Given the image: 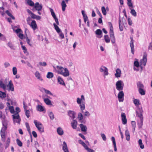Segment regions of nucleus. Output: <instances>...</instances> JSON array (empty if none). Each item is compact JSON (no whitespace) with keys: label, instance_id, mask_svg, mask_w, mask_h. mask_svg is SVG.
Listing matches in <instances>:
<instances>
[{"label":"nucleus","instance_id":"nucleus-56","mask_svg":"<svg viewBox=\"0 0 152 152\" xmlns=\"http://www.w3.org/2000/svg\"><path fill=\"white\" fill-rule=\"evenodd\" d=\"M25 111V115H26L27 118H29L30 117V111L28 110H26Z\"/></svg>","mask_w":152,"mask_h":152},{"label":"nucleus","instance_id":"nucleus-7","mask_svg":"<svg viewBox=\"0 0 152 152\" xmlns=\"http://www.w3.org/2000/svg\"><path fill=\"white\" fill-rule=\"evenodd\" d=\"M125 19L124 17L122 18V20L120 19V17L119 16V26L120 30L121 31H122L123 30V26L124 25V20H125Z\"/></svg>","mask_w":152,"mask_h":152},{"label":"nucleus","instance_id":"nucleus-27","mask_svg":"<svg viewBox=\"0 0 152 152\" xmlns=\"http://www.w3.org/2000/svg\"><path fill=\"white\" fill-rule=\"evenodd\" d=\"M58 134L60 135H62L64 134V131L60 127H58L57 130Z\"/></svg>","mask_w":152,"mask_h":152},{"label":"nucleus","instance_id":"nucleus-33","mask_svg":"<svg viewBox=\"0 0 152 152\" xmlns=\"http://www.w3.org/2000/svg\"><path fill=\"white\" fill-rule=\"evenodd\" d=\"M130 9L131 10L130 13L134 17H136L137 15L135 10L134 9H132L131 8H130Z\"/></svg>","mask_w":152,"mask_h":152},{"label":"nucleus","instance_id":"nucleus-26","mask_svg":"<svg viewBox=\"0 0 152 152\" xmlns=\"http://www.w3.org/2000/svg\"><path fill=\"white\" fill-rule=\"evenodd\" d=\"M8 46L11 49L15 50V47L14 44H13L11 42H9L7 44Z\"/></svg>","mask_w":152,"mask_h":152},{"label":"nucleus","instance_id":"nucleus-55","mask_svg":"<svg viewBox=\"0 0 152 152\" xmlns=\"http://www.w3.org/2000/svg\"><path fill=\"white\" fill-rule=\"evenodd\" d=\"M85 148L86 150L88 152H94V151L93 149L88 148L87 145Z\"/></svg>","mask_w":152,"mask_h":152},{"label":"nucleus","instance_id":"nucleus-45","mask_svg":"<svg viewBox=\"0 0 152 152\" xmlns=\"http://www.w3.org/2000/svg\"><path fill=\"white\" fill-rule=\"evenodd\" d=\"M78 142L80 144L82 145L84 148L87 146L85 143L81 140H78Z\"/></svg>","mask_w":152,"mask_h":152},{"label":"nucleus","instance_id":"nucleus-54","mask_svg":"<svg viewBox=\"0 0 152 152\" xmlns=\"http://www.w3.org/2000/svg\"><path fill=\"white\" fill-rule=\"evenodd\" d=\"M12 72L13 74L14 75H16L17 72V69L15 67H14L12 68Z\"/></svg>","mask_w":152,"mask_h":152},{"label":"nucleus","instance_id":"nucleus-15","mask_svg":"<svg viewBox=\"0 0 152 152\" xmlns=\"http://www.w3.org/2000/svg\"><path fill=\"white\" fill-rule=\"evenodd\" d=\"M77 118L80 122L85 123L86 121L83 120V116L81 113H79L78 114Z\"/></svg>","mask_w":152,"mask_h":152},{"label":"nucleus","instance_id":"nucleus-1","mask_svg":"<svg viewBox=\"0 0 152 152\" xmlns=\"http://www.w3.org/2000/svg\"><path fill=\"white\" fill-rule=\"evenodd\" d=\"M108 24L110 27L109 34L112 42L114 44L115 42V38L113 31V28L111 22H109Z\"/></svg>","mask_w":152,"mask_h":152},{"label":"nucleus","instance_id":"nucleus-48","mask_svg":"<svg viewBox=\"0 0 152 152\" xmlns=\"http://www.w3.org/2000/svg\"><path fill=\"white\" fill-rule=\"evenodd\" d=\"M48 115H49L50 118L52 120H53L54 119V116L53 113L52 112H50L49 113Z\"/></svg>","mask_w":152,"mask_h":152},{"label":"nucleus","instance_id":"nucleus-37","mask_svg":"<svg viewBox=\"0 0 152 152\" xmlns=\"http://www.w3.org/2000/svg\"><path fill=\"white\" fill-rule=\"evenodd\" d=\"M5 13H6L7 15L9 16L11 18L13 19H15V17L12 15L10 12L8 10H7L6 11Z\"/></svg>","mask_w":152,"mask_h":152},{"label":"nucleus","instance_id":"nucleus-63","mask_svg":"<svg viewBox=\"0 0 152 152\" xmlns=\"http://www.w3.org/2000/svg\"><path fill=\"white\" fill-rule=\"evenodd\" d=\"M101 136L102 137L103 140L106 141V140L107 138L104 134L102 133L101 134Z\"/></svg>","mask_w":152,"mask_h":152},{"label":"nucleus","instance_id":"nucleus-24","mask_svg":"<svg viewBox=\"0 0 152 152\" xmlns=\"http://www.w3.org/2000/svg\"><path fill=\"white\" fill-rule=\"evenodd\" d=\"M116 73L115 74V77L117 78L120 77L121 74V71L120 69L118 68L116 69Z\"/></svg>","mask_w":152,"mask_h":152},{"label":"nucleus","instance_id":"nucleus-52","mask_svg":"<svg viewBox=\"0 0 152 152\" xmlns=\"http://www.w3.org/2000/svg\"><path fill=\"white\" fill-rule=\"evenodd\" d=\"M134 66H135L137 67L138 68L139 67L140 65L139 62L138 60L135 61L134 62Z\"/></svg>","mask_w":152,"mask_h":152},{"label":"nucleus","instance_id":"nucleus-28","mask_svg":"<svg viewBox=\"0 0 152 152\" xmlns=\"http://www.w3.org/2000/svg\"><path fill=\"white\" fill-rule=\"evenodd\" d=\"M71 124L72 128L74 129H75L76 128L77 124V122L76 120H74Z\"/></svg>","mask_w":152,"mask_h":152},{"label":"nucleus","instance_id":"nucleus-53","mask_svg":"<svg viewBox=\"0 0 152 152\" xmlns=\"http://www.w3.org/2000/svg\"><path fill=\"white\" fill-rule=\"evenodd\" d=\"M9 109L11 113L13 114L14 113L15 110L13 106H10Z\"/></svg>","mask_w":152,"mask_h":152},{"label":"nucleus","instance_id":"nucleus-36","mask_svg":"<svg viewBox=\"0 0 152 152\" xmlns=\"http://www.w3.org/2000/svg\"><path fill=\"white\" fill-rule=\"evenodd\" d=\"M53 74L52 72H49L48 73L46 77L47 78L50 79L53 77Z\"/></svg>","mask_w":152,"mask_h":152},{"label":"nucleus","instance_id":"nucleus-34","mask_svg":"<svg viewBox=\"0 0 152 152\" xmlns=\"http://www.w3.org/2000/svg\"><path fill=\"white\" fill-rule=\"evenodd\" d=\"M138 144H139V145L140 146V148L141 149H143L144 148V145L142 143V140L141 139H140L139 140Z\"/></svg>","mask_w":152,"mask_h":152},{"label":"nucleus","instance_id":"nucleus-2","mask_svg":"<svg viewBox=\"0 0 152 152\" xmlns=\"http://www.w3.org/2000/svg\"><path fill=\"white\" fill-rule=\"evenodd\" d=\"M34 123L39 132L42 133L44 132V127L41 123L39 122L37 123L36 120L34 121Z\"/></svg>","mask_w":152,"mask_h":152},{"label":"nucleus","instance_id":"nucleus-41","mask_svg":"<svg viewBox=\"0 0 152 152\" xmlns=\"http://www.w3.org/2000/svg\"><path fill=\"white\" fill-rule=\"evenodd\" d=\"M6 96V94L4 92L0 91V98H4Z\"/></svg>","mask_w":152,"mask_h":152},{"label":"nucleus","instance_id":"nucleus-20","mask_svg":"<svg viewBox=\"0 0 152 152\" xmlns=\"http://www.w3.org/2000/svg\"><path fill=\"white\" fill-rule=\"evenodd\" d=\"M34 30H35L37 28V26L36 21L34 20H32L31 24H29Z\"/></svg>","mask_w":152,"mask_h":152},{"label":"nucleus","instance_id":"nucleus-5","mask_svg":"<svg viewBox=\"0 0 152 152\" xmlns=\"http://www.w3.org/2000/svg\"><path fill=\"white\" fill-rule=\"evenodd\" d=\"M53 25L54 27V28L57 32L59 34L60 38L61 39L64 38V35L63 33L61 32V30L59 28V27L56 24L54 23Z\"/></svg>","mask_w":152,"mask_h":152},{"label":"nucleus","instance_id":"nucleus-14","mask_svg":"<svg viewBox=\"0 0 152 152\" xmlns=\"http://www.w3.org/2000/svg\"><path fill=\"white\" fill-rule=\"evenodd\" d=\"M130 38L131 39V41L130 43V47L131 49V53L133 54H134V40L132 37H130Z\"/></svg>","mask_w":152,"mask_h":152},{"label":"nucleus","instance_id":"nucleus-17","mask_svg":"<svg viewBox=\"0 0 152 152\" xmlns=\"http://www.w3.org/2000/svg\"><path fill=\"white\" fill-rule=\"evenodd\" d=\"M13 119H18V121H16V122L18 124H20L21 121V119L20 118L19 115L18 114L15 113V114L12 115Z\"/></svg>","mask_w":152,"mask_h":152},{"label":"nucleus","instance_id":"nucleus-25","mask_svg":"<svg viewBox=\"0 0 152 152\" xmlns=\"http://www.w3.org/2000/svg\"><path fill=\"white\" fill-rule=\"evenodd\" d=\"M38 111L39 112H43L45 110L44 107L41 105L38 104L36 107Z\"/></svg>","mask_w":152,"mask_h":152},{"label":"nucleus","instance_id":"nucleus-43","mask_svg":"<svg viewBox=\"0 0 152 152\" xmlns=\"http://www.w3.org/2000/svg\"><path fill=\"white\" fill-rule=\"evenodd\" d=\"M133 103L136 106H138L140 104L139 101L138 99H135L133 100Z\"/></svg>","mask_w":152,"mask_h":152},{"label":"nucleus","instance_id":"nucleus-13","mask_svg":"<svg viewBox=\"0 0 152 152\" xmlns=\"http://www.w3.org/2000/svg\"><path fill=\"white\" fill-rule=\"evenodd\" d=\"M142 112L143 110L142 109L140 108H139L138 110L136 111L137 115L140 118V119H141V118H142L143 119L142 114Z\"/></svg>","mask_w":152,"mask_h":152},{"label":"nucleus","instance_id":"nucleus-62","mask_svg":"<svg viewBox=\"0 0 152 152\" xmlns=\"http://www.w3.org/2000/svg\"><path fill=\"white\" fill-rule=\"evenodd\" d=\"M111 139L113 143V146L116 145V142L115 137H111Z\"/></svg>","mask_w":152,"mask_h":152},{"label":"nucleus","instance_id":"nucleus-9","mask_svg":"<svg viewBox=\"0 0 152 152\" xmlns=\"http://www.w3.org/2000/svg\"><path fill=\"white\" fill-rule=\"evenodd\" d=\"M7 89L8 91H14V86L11 80L9 81V83L7 85Z\"/></svg>","mask_w":152,"mask_h":152},{"label":"nucleus","instance_id":"nucleus-46","mask_svg":"<svg viewBox=\"0 0 152 152\" xmlns=\"http://www.w3.org/2000/svg\"><path fill=\"white\" fill-rule=\"evenodd\" d=\"M138 91L141 95H143L145 94V91L143 88L140 89L138 90Z\"/></svg>","mask_w":152,"mask_h":152},{"label":"nucleus","instance_id":"nucleus-22","mask_svg":"<svg viewBox=\"0 0 152 152\" xmlns=\"http://www.w3.org/2000/svg\"><path fill=\"white\" fill-rule=\"evenodd\" d=\"M62 149L64 152H69L67 144L65 141L63 142Z\"/></svg>","mask_w":152,"mask_h":152},{"label":"nucleus","instance_id":"nucleus-38","mask_svg":"<svg viewBox=\"0 0 152 152\" xmlns=\"http://www.w3.org/2000/svg\"><path fill=\"white\" fill-rule=\"evenodd\" d=\"M6 87L7 86L2 81L0 82V87L3 88L4 90H5L6 89Z\"/></svg>","mask_w":152,"mask_h":152},{"label":"nucleus","instance_id":"nucleus-49","mask_svg":"<svg viewBox=\"0 0 152 152\" xmlns=\"http://www.w3.org/2000/svg\"><path fill=\"white\" fill-rule=\"evenodd\" d=\"M101 9L102 12L103 14L104 15H105L107 14V12L105 7H104L103 6L102 7Z\"/></svg>","mask_w":152,"mask_h":152},{"label":"nucleus","instance_id":"nucleus-23","mask_svg":"<svg viewBox=\"0 0 152 152\" xmlns=\"http://www.w3.org/2000/svg\"><path fill=\"white\" fill-rule=\"evenodd\" d=\"M81 130L82 132H86L87 129V126L83 124H81L79 125Z\"/></svg>","mask_w":152,"mask_h":152},{"label":"nucleus","instance_id":"nucleus-39","mask_svg":"<svg viewBox=\"0 0 152 152\" xmlns=\"http://www.w3.org/2000/svg\"><path fill=\"white\" fill-rule=\"evenodd\" d=\"M143 119L142 118H141V119H140V122H138V125L139 128H142L143 125Z\"/></svg>","mask_w":152,"mask_h":152},{"label":"nucleus","instance_id":"nucleus-31","mask_svg":"<svg viewBox=\"0 0 152 152\" xmlns=\"http://www.w3.org/2000/svg\"><path fill=\"white\" fill-rule=\"evenodd\" d=\"M35 75L36 77L39 80H42L43 79L41 77V76L40 75V73L39 72H38L37 71L36 72H35Z\"/></svg>","mask_w":152,"mask_h":152},{"label":"nucleus","instance_id":"nucleus-19","mask_svg":"<svg viewBox=\"0 0 152 152\" xmlns=\"http://www.w3.org/2000/svg\"><path fill=\"white\" fill-rule=\"evenodd\" d=\"M35 10L39 11L41 10L42 9V6L38 2H36L34 6Z\"/></svg>","mask_w":152,"mask_h":152},{"label":"nucleus","instance_id":"nucleus-11","mask_svg":"<svg viewBox=\"0 0 152 152\" xmlns=\"http://www.w3.org/2000/svg\"><path fill=\"white\" fill-rule=\"evenodd\" d=\"M99 71L101 72H103L105 75H107L108 74V69L105 66H101L100 68Z\"/></svg>","mask_w":152,"mask_h":152},{"label":"nucleus","instance_id":"nucleus-59","mask_svg":"<svg viewBox=\"0 0 152 152\" xmlns=\"http://www.w3.org/2000/svg\"><path fill=\"white\" fill-rule=\"evenodd\" d=\"M56 68L60 70V72H61L63 70H64V68H63L62 66H57Z\"/></svg>","mask_w":152,"mask_h":152},{"label":"nucleus","instance_id":"nucleus-18","mask_svg":"<svg viewBox=\"0 0 152 152\" xmlns=\"http://www.w3.org/2000/svg\"><path fill=\"white\" fill-rule=\"evenodd\" d=\"M122 121L123 124H126L127 123V119L125 114L124 113H122L121 114Z\"/></svg>","mask_w":152,"mask_h":152},{"label":"nucleus","instance_id":"nucleus-42","mask_svg":"<svg viewBox=\"0 0 152 152\" xmlns=\"http://www.w3.org/2000/svg\"><path fill=\"white\" fill-rule=\"evenodd\" d=\"M127 5L129 7H131V8H133V5L132 3V0H127Z\"/></svg>","mask_w":152,"mask_h":152},{"label":"nucleus","instance_id":"nucleus-60","mask_svg":"<svg viewBox=\"0 0 152 152\" xmlns=\"http://www.w3.org/2000/svg\"><path fill=\"white\" fill-rule=\"evenodd\" d=\"M39 64L41 66H45L47 65V63L45 62H39Z\"/></svg>","mask_w":152,"mask_h":152},{"label":"nucleus","instance_id":"nucleus-44","mask_svg":"<svg viewBox=\"0 0 152 152\" xmlns=\"http://www.w3.org/2000/svg\"><path fill=\"white\" fill-rule=\"evenodd\" d=\"M27 3L29 5L31 6H33L34 5V3L31 0H28Z\"/></svg>","mask_w":152,"mask_h":152},{"label":"nucleus","instance_id":"nucleus-29","mask_svg":"<svg viewBox=\"0 0 152 152\" xmlns=\"http://www.w3.org/2000/svg\"><path fill=\"white\" fill-rule=\"evenodd\" d=\"M68 114L70 117L74 119L75 118V113L74 111L71 110H69L68 111Z\"/></svg>","mask_w":152,"mask_h":152},{"label":"nucleus","instance_id":"nucleus-16","mask_svg":"<svg viewBox=\"0 0 152 152\" xmlns=\"http://www.w3.org/2000/svg\"><path fill=\"white\" fill-rule=\"evenodd\" d=\"M45 96L47 98H43V100L44 102L48 105H53L51 103V101L48 99V98H50V97L47 95H46Z\"/></svg>","mask_w":152,"mask_h":152},{"label":"nucleus","instance_id":"nucleus-40","mask_svg":"<svg viewBox=\"0 0 152 152\" xmlns=\"http://www.w3.org/2000/svg\"><path fill=\"white\" fill-rule=\"evenodd\" d=\"M95 33L96 34L100 36L102 34V32L100 29H97Z\"/></svg>","mask_w":152,"mask_h":152},{"label":"nucleus","instance_id":"nucleus-3","mask_svg":"<svg viewBox=\"0 0 152 152\" xmlns=\"http://www.w3.org/2000/svg\"><path fill=\"white\" fill-rule=\"evenodd\" d=\"M116 89L119 91H122L123 90L124 84L123 82L121 80L117 81L115 84Z\"/></svg>","mask_w":152,"mask_h":152},{"label":"nucleus","instance_id":"nucleus-21","mask_svg":"<svg viewBox=\"0 0 152 152\" xmlns=\"http://www.w3.org/2000/svg\"><path fill=\"white\" fill-rule=\"evenodd\" d=\"M57 81L58 83L61 85L65 86L66 85L63 79L60 76H58L57 78Z\"/></svg>","mask_w":152,"mask_h":152},{"label":"nucleus","instance_id":"nucleus-4","mask_svg":"<svg viewBox=\"0 0 152 152\" xmlns=\"http://www.w3.org/2000/svg\"><path fill=\"white\" fill-rule=\"evenodd\" d=\"M7 129V127L3 126L1 130L0 134L1 137V140L3 141L5 140V132Z\"/></svg>","mask_w":152,"mask_h":152},{"label":"nucleus","instance_id":"nucleus-50","mask_svg":"<svg viewBox=\"0 0 152 152\" xmlns=\"http://www.w3.org/2000/svg\"><path fill=\"white\" fill-rule=\"evenodd\" d=\"M50 11L51 13V14L52 16H53V18H54L56 17L55 13H54L53 10V9L50 8Z\"/></svg>","mask_w":152,"mask_h":152},{"label":"nucleus","instance_id":"nucleus-6","mask_svg":"<svg viewBox=\"0 0 152 152\" xmlns=\"http://www.w3.org/2000/svg\"><path fill=\"white\" fill-rule=\"evenodd\" d=\"M82 100L80 98H77V103L80 104V110H81V112L82 113H83L84 110L85 109V105L84 102H83L81 103Z\"/></svg>","mask_w":152,"mask_h":152},{"label":"nucleus","instance_id":"nucleus-10","mask_svg":"<svg viewBox=\"0 0 152 152\" xmlns=\"http://www.w3.org/2000/svg\"><path fill=\"white\" fill-rule=\"evenodd\" d=\"M124 94L122 91H121L118 93V97L119 102H123L124 100Z\"/></svg>","mask_w":152,"mask_h":152},{"label":"nucleus","instance_id":"nucleus-47","mask_svg":"<svg viewBox=\"0 0 152 152\" xmlns=\"http://www.w3.org/2000/svg\"><path fill=\"white\" fill-rule=\"evenodd\" d=\"M132 125V126L133 132H134L136 127V123L135 121H132L131 122Z\"/></svg>","mask_w":152,"mask_h":152},{"label":"nucleus","instance_id":"nucleus-61","mask_svg":"<svg viewBox=\"0 0 152 152\" xmlns=\"http://www.w3.org/2000/svg\"><path fill=\"white\" fill-rule=\"evenodd\" d=\"M10 143V138L8 137L7 140V142L6 144V147H8Z\"/></svg>","mask_w":152,"mask_h":152},{"label":"nucleus","instance_id":"nucleus-35","mask_svg":"<svg viewBox=\"0 0 152 152\" xmlns=\"http://www.w3.org/2000/svg\"><path fill=\"white\" fill-rule=\"evenodd\" d=\"M104 39L106 43H109L110 42V39L108 35H106L104 36Z\"/></svg>","mask_w":152,"mask_h":152},{"label":"nucleus","instance_id":"nucleus-51","mask_svg":"<svg viewBox=\"0 0 152 152\" xmlns=\"http://www.w3.org/2000/svg\"><path fill=\"white\" fill-rule=\"evenodd\" d=\"M16 142L17 144L19 146L21 147L22 146V143L19 139H17Z\"/></svg>","mask_w":152,"mask_h":152},{"label":"nucleus","instance_id":"nucleus-12","mask_svg":"<svg viewBox=\"0 0 152 152\" xmlns=\"http://www.w3.org/2000/svg\"><path fill=\"white\" fill-rule=\"evenodd\" d=\"M59 73L64 77L68 76L69 75V71L66 68H65L64 70H63L61 72H60Z\"/></svg>","mask_w":152,"mask_h":152},{"label":"nucleus","instance_id":"nucleus-64","mask_svg":"<svg viewBox=\"0 0 152 152\" xmlns=\"http://www.w3.org/2000/svg\"><path fill=\"white\" fill-rule=\"evenodd\" d=\"M128 20L129 25L130 26H131L132 24V23L131 19L129 18H128Z\"/></svg>","mask_w":152,"mask_h":152},{"label":"nucleus","instance_id":"nucleus-32","mask_svg":"<svg viewBox=\"0 0 152 152\" xmlns=\"http://www.w3.org/2000/svg\"><path fill=\"white\" fill-rule=\"evenodd\" d=\"M61 5L63 11H64L67 6L64 1L63 0L62 1Z\"/></svg>","mask_w":152,"mask_h":152},{"label":"nucleus","instance_id":"nucleus-8","mask_svg":"<svg viewBox=\"0 0 152 152\" xmlns=\"http://www.w3.org/2000/svg\"><path fill=\"white\" fill-rule=\"evenodd\" d=\"M147 55L146 52L144 53L143 58L141 59L140 64L145 66L147 62Z\"/></svg>","mask_w":152,"mask_h":152},{"label":"nucleus","instance_id":"nucleus-58","mask_svg":"<svg viewBox=\"0 0 152 152\" xmlns=\"http://www.w3.org/2000/svg\"><path fill=\"white\" fill-rule=\"evenodd\" d=\"M2 125L4 127H7L8 125L7 121L6 120H4L2 122Z\"/></svg>","mask_w":152,"mask_h":152},{"label":"nucleus","instance_id":"nucleus-30","mask_svg":"<svg viewBox=\"0 0 152 152\" xmlns=\"http://www.w3.org/2000/svg\"><path fill=\"white\" fill-rule=\"evenodd\" d=\"M137 88L138 90L143 88L144 86L143 84L140 82H138L137 84Z\"/></svg>","mask_w":152,"mask_h":152},{"label":"nucleus","instance_id":"nucleus-57","mask_svg":"<svg viewBox=\"0 0 152 152\" xmlns=\"http://www.w3.org/2000/svg\"><path fill=\"white\" fill-rule=\"evenodd\" d=\"M45 93L47 94H50V95L52 96L53 95V94L50 92V91L48 90H46L45 88L44 89Z\"/></svg>","mask_w":152,"mask_h":152}]
</instances>
